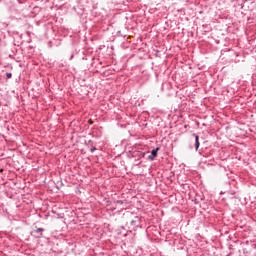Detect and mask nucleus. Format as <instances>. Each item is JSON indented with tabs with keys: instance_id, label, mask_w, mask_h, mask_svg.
Listing matches in <instances>:
<instances>
[{
	"instance_id": "obj_1",
	"label": "nucleus",
	"mask_w": 256,
	"mask_h": 256,
	"mask_svg": "<svg viewBox=\"0 0 256 256\" xmlns=\"http://www.w3.org/2000/svg\"><path fill=\"white\" fill-rule=\"evenodd\" d=\"M141 228V217L135 216L130 221L129 229H132V231H137V229Z\"/></svg>"
},
{
	"instance_id": "obj_2",
	"label": "nucleus",
	"mask_w": 256,
	"mask_h": 256,
	"mask_svg": "<svg viewBox=\"0 0 256 256\" xmlns=\"http://www.w3.org/2000/svg\"><path fill=\"white\" fill-rule=\"evenodd\" d=\"M225 192L228 195H237V187L235 186V184H231V183H226L225 184Z\"/></svg>"
},
{
	"instance_id": "obj_3",
	"label": "nucleus",
	"mask_w": 256,
	"mask_h": 256,
	"mask_svg": "<svg viewBox=\"0 0 256 256\" xmlns=\"http://www.w3.org/2000/svg\"><path fill=\"white\" fill-rule=\"evenodd\" d=\"M45 232V229L43 228H37L36 230H33L31 232L32 237L35 239H41L43 237V233Z\"/></svg>"
},
{
	"instance_id": "obj_4",
	"label": "nucleus",
	"mask_w": 256,
	"mask_h": 256,
	"mask_svg": "<svg viewBox=\"0 0 256 256\" xmlns=\"http://www.w3.org/2000/svg\"><path fill=\"white\" fill-rule=\"evenodd\" d=\"M159 147H157L156 149H153L151 151V155L148 157V159H150V161H154L155 157H157L158 153H159Z\"/></svg>"
},
{
	"instance_id": "obj_5",
	"label": "nucleus",
	"mask_w": 256,
	"mask_h": 256,
	"mask_svg": "<svg viewBox=\"0 0 256 256\" xmlns=\"http://www.w3.org/2000/svg\"><path fill=\"white\" fill-rule=\"evenodd\" d=\"M192 137L195 138L194 147H195L196 151H199V147L201 145V143L199 142V135L192 134Z\"/></svg>"
},
{
	"instance_id": "obj_6",
	"label": "nucleus",
	"mask_w": 256,
	"mask_h": 256,
	"mask_svg": "<svg viewBox=\"0 0 256 256\" xmlns=\"http://www.w3.org/2000/svg\"><path fill=\"white\" fill-rule=\"evenodd\" d=\"M13 77V74L11 72L6 73V79H11Z\"/></svg>"
},
{
	"instance_id": "obj_7",
	"label": "nucleus",
	"mask_w": 256,
	"mask_h": 256,
	"mask_svg": "<svg viewBox=\"0 0 256 256\" xmlns=\"http://www.w3.org/2000/svg\"><path fill=\"white\" fill-rule=\"evenodd\" d=\"M92 148L90 149L91 153H95V151H97V148L95 146H91Z\"/></svg>"
},
{
	"instance_id": "obj_8",
	"label": "nucleus",
	"mask_w": 256,
	"mask_h": 256,
	"mask_svg": "<svg viewBox=\"0 0 256 256\" xmlns=\"http://www.w3.org/2000/svg\"><path fill=\"white\" fill-rule=\"evenodd\" d=\"M116 203H117L118 205H123V200H117Z\"/></svg>"
},
{
	"instance_id": "obj_9",
	"label": "nucleus",
	"mask_w": 256,
	"mask_h": 256,
	"mask_svg": "<svg viewBox=\"0 0 256 256\" xmlns=\"http://www.w3.org/2000/svg\"><path fill=\"white\" fill-rule=\"evenodd\" d=\"M88 145L93 146V140H89V141H88Z\"/></svg>"
},
{
	"instance_id": "obj_10",
	"label": "nucleus",
	"mask_w": 256,
	"mask_h": 256,
	"mask_svg": "<svg viewBox=\"0 0 256 256\" xmlns=\"http://www.w3.org/2000/svg\"><path fill=\"white\" fill-rule=\"evenodd\" d=\"M82 60H83V61H87V57H83Z\"/></svg>"
},
{
	"instance_id": "obj_11",
	"label": "nucleus",
	"mask_w": 256,
	"mask_h": 256,
	"mask_svg": "<svg viewBox=\"0 0 256 256\" xmlns=\"http://www.w3.org/2000/svg\"><path fill=\"white\" fill-rule=\"evenodd\" d=\"M71 59H73V55L70 56V61H71Z\"/></svg>"
}]
</instances>
